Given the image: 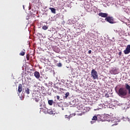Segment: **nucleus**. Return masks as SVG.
Listing matches in <instances>:
<instances>
[{
  "label": "nucleus",
  "mask_w": 130,
  "mask_h": 130,
  "mask_svg": "<svg viewBox=\"0 0 130 130\" xmlns=\"http://www.w3.org/2000/svg\"><path fill=\"white\" fill-rule=\"evenodd\" d=\"M49 10L51 11V12L53 13V14H55L56 11H55V9L53 8H50Z\"/></svg>",
  "instance_id": "14"
},
{
  "label": "nucleus",
  "mask_w": 130,
  "mask_h": 130,
  "mask_svg": "<svg viewBox=\"0 0 130 130\" xmlns=\"http://www.w3.org/2000/svg\"><path fill=\"white\" fill-rule=\"evenodd\" d=\"M95 122H96L95 121H90L91 124H93V123H95Z\"/></svg>",
  "instance_id": "27"
},
{
  "label": "nucleus",
  "mask_w": 130,
  "mask_h": 130,
  "mask_svg": "<svg viewBox=\"0 0 130 130\" xmlns=\"http://www.w3.org/2000/svg\"><path fill=\"white\" fill-rule=\"evenodd\" d=\"M124 54H128L130 53V45H128L125 50H124Z\"/></svg>",
  "instance_id": "5"
},
{
  "label": "nucleus",
  "mask_w": 130,
  "mask_h": 130,
  "mask_svg": "<svg viewBox=\"0 0 130 130\" xmlns=\"http://www.w3.org/2000/svg\"><path fill=\"white\" fill-rule=\"evenodd\" d=\"M57 89H58V87H57Z\"/></svg>",
  "instance_id": "34"
},
{
  "label": "nucleus",
  "mask_w": 130,
  "mask_h": 130,
  "mask_svg": "<svg viewBox=\"0 0 130 130\" xmlns=\"http://www.w3.org/2000/svg\"><path fill=\"white\" fill-rule=\"evenodd\" d=\"M39 100H40V99H39V98H35V101H36V102H39Z\"/></svg>",
  "instance_id": "21"
},
{
  "label": "nucleus",
  "mask_w": 130,
  "mask_h": 130,
  "mask_svg": "<svg viewBox=\"0 0 130 130\" xmlns=\"http://www.w3.org/2000/svg\"><path fill=\"white\" fill-rule=\"evenodd\" d=\"M26 58L27 60H29V59H30V57L28 56V55H26Z\"/></svg>",
  "instance_id": "25"
},
{
  "label": "nucleus",
  "mask_w": 130,
  "mask_h": 130,
  "mask_svg": "<svg viewBox=\"0 0 130 130\" xmlns=\"http://www.w3.org/2000/svg\"><path fill=\"white\" fill-rule=\"evenodd\" d=\"M111 122H112V123H113V122H115V121H114V120H111Z\"/></svg>",
  "instance_id": "33"
},
{
  "label": "nucleus",
  "mask_w": 130,
  "mask_h": 130,
  "mask_svg": "<svg viewBox=\"0 0 130 130\" xmlns=\"http://www.w3.org/2000/svg\"><path fill=\"white\" fill-rule=\"evenodd\" d=\"M125 88L121 87L118 90V94L120 97H124L127 95V90H128V94L130 95V86L129 85L127 84V83L125 84Z\"/></svg>",
  "instance_id": "1"
},
{
  "label": "nucleus",
  "mask_w": 130,
  "mask_h": 130,
  "mask_svg": "<svg viewBox=\"0 0 130 130\" xmlns=\"http://www.w3.org/2000/svg\"><path fill=\"white\" fill-rule=\"evenodd\" d=\"M98 118L99 120H100L101 121H105V119L106 118V116H105V114L98 115Z\"/></svg>",
  "instance_id": "4"
},
{
  "label": "nucleus",
  "mask_w": 130,
  "mask_h": 130,
  "mask_svg": "<svg viewBox=\"0 0 130 130\" xmlns=\"http://www.w3.org/2000/svg\"><path fill=\"white\" fill-rule=\"evenodd\" d=\"M40 107H41L40 109H43V108H45V105H44L43 104H41L40 105Z\"/></svg>",
  "instance_id": "17"
},
{
  "label": "nucleus",
  "mask_w": 130,
  "mask_h": 130,
  "mask_svg": "<svg viewBox=\"0 0 130 130\" xmlns=\"http://www.w3.org/2000/svg\"><path fill=\"white\" fill-rule=\"evenodd\" d=\"M110 73H111V74H112L113 75H116V74H117V69H112Z\"/></svg>",
  "instance_id": "10"
},
{
  "label": "nucleus",
  "mask_w": 130,
  "mask_h": 130,
  "mask_svg": "<svg viewBox=\"0 0 130 130\" xmlns=\"http://www.w3.org/2000/svg\"><path fill=\"white\" fill-rule=\"evenodd\" d=\"M88 53H89V54H91V53H92V51L91 50H89L88 51Z\"/></svg>",
  "instance_id": "26"
},
{
  "label": "nucleus",
  "mask_w": 130,
  "mask_h": 130,
  "mask_svg": "<svg viewBox=\"0 0 130 130\" xmlns=\"http://www.w3.org/2000/svg\"><path fill=\"white\" fill-rule=\"evenodd\" d=\"M106 118L105 119V121H111V116L108 114H105Z\"/></svg>",
  "instance_id": "7"
},
{
  "label": "nucleus",
  "mask_w": 130,
  "mask_h": 130,
  "mask_svg": "<svg viewBox=\"0 0 130 130\" xmlns=\"http://www.w3.org/2000/svg\"><path fill=\"white\" fill-rule=\"evenodd\" d=\"M48 103L49 105H52L53 104V100H49L48 101Z\"/></svg>",
  "instance_id": "16"
},
{
  "label": "nucleus",
  "mask_w": 130,
  "mask_h": 130,
  "mask_svg": "<svg viewBox=\"0 0 130 130\" xmlns=\"http://www.w3.org/2000/svg\"><path fill=\"white\" fill-rule=\"evenodd\" d=\"M47 112L48 113H49V114H51V115L55 114V112H54V111H52V110L51 109L47 110Z\"/></svg>",
  "instance_id": "11"
},
{
  "label": "nucleus",
  "mask_w": 130,
  "mask_h": 130,
  "mask_svg": "<svg viewBox=\"0 0 130 130\" xmlns=\"http://www.w3.org/2000/svg\"><path fill=\"white\" fill-rule=\"evenodd\" d=\"M25 50L23 49V51H22L20 53L19 55H21L22 56H24L25 55Z\"/></svg>",
  "instance_id": "13"
},
{
  "label": "nucleus",
  "mask_w": 130,
  "mask_h": 130,
  "mask_svg": "<svg viewBox=\"0 0 130 130\" xmlns=\"http://www.w3.org/2000/svg\"><path fill=\"white\" fill-rule=\"evenodd\" d=\"M70 95V92H68L65 94V98H68V97H69V96Z\"/></svg>",
  "instance_id": "19"
},
{
  "label": "nucleus",
  "mask_w": 130,
  "mask_h": 130,
  "mask_svg": "<svg viewBox=\"0 0 130 130\" xmlns=\"http://www.w3.org/2000/svg\"><path fill=\"white\" fill-rule=\"evenodd\" d=\"M22 90H23V85H22L21 84H19L18 85V92L21 93Z\"/></svg>",
  "instance_id": "9"
},
{
  "label": "nucleus",
  "mask_w": 130,
  "mask_h": 130,
  "mask_svg": "<svg viewBox=\"0 0 130 130\" xmlns=\"http://www.w3.org/2000/svg\"><path fill=\"white\" fill-rule=\"evenodd\" d=\"M65 118H70V117H69V116H68V115H66Z\"/></svg>",
  "instance_id": "28"
},
{
  "label": "nucleus",
  "mask_w": 130,
  "mask_h": 130,
  "mask_svg": "<svg viewBox=\"0 0 130 130\" xmlns=\"http://www.w3.org/2000/svg\"><path fill=\"white\" fill-rule=\"evenodd\" d=\"M116 124H117V123H113L112 126H113V125H116Z\"/></svg>",
  "instance_id": "30"
},
{
  "label": "nucleus",
  "mask_w": 130,
  "mask_h": 130,
  "mask_svg": "<svg viewBox=\"0 0 130 130\" xmlns=\"http://www.w3.org/2000/svg\"><path fill=\"white\" fill-rule=\"evenodd\" d=\"M56 97V99H57V100H59V98H60V97L59 96V95H56V96H55V98Z\"/></svg>",
  "instance_id": "23"
},
{
  "label": "nucleus",
  "mask_w": 130,
  "mask_h": 130,
  "mask_svg": "<svg viewBox=\"0 0 130 130\" xmlns=\"http://www.w3.org/2000/svg\"><path fill=\"white\" fill-rule=\"evenodd\" d=\"M56 66L57 67L60 68L62 67V64H61V63H57Z\"/></svg>",
  "instance_id": "20"
},
{
  "label": "nucleus",
  "mask_w": 130,
  "mask_h": 130,
  "mask_svg": "<svg viewBox=\"0 0 130 130\" xmlns=\"http://www.w3.org/2000/svg\"><path fill=\"white\" fill-rule=\"evenodd\" d=\"M58 62L57 60H54V62H55V63H56V62Z\"/></svg>",
  "instance_id": "32"
},
{
  "label": "nucleus",
  "mask_w": 130,
  "mask_h": 130,
  "mask_svg": "<svg viewBox=\"0 0 130 130\" xmlns=\"http://www.w3.org/2000/svg\"><path fill=\"white\" fill-rule=\"evenodd\" d=\"M99 16H100V17H102V18H107V17H108V14L101 12L99 13Z\"/></svg>",
  "instance_id": "6"
},
{
  "label": "nucleus",
  "mask_w": 130,
  "mask_h": 130,
  "mask_svg": "<svg viewBox=\"0 0 130 130\" xmlns=\"http://www.w3.org/2000/svg\"><path fill=\"white\" fill-rule=\"evenodd\" d=\"M42 29H43V30H47V29H48V27L46 25H44L42 27Z\"/></svg>",
  "instance_id": "18"
},
{
  "label": "nucleus",
  "mask_w": 130,
  "mask_h": 130,
  "mask_svg": "<svg viewBox=\"0 0 130 130\" xmlns=\"http://www.w3.org/2000/svg\"><path fill=\"white\" fill-rule=\"evenodd\" d=\"M97 119H98V115H97V116H94L92 118V120H94L95 121L97 120Z\"/></svg>",
  "instance_id": "15"
},
{
  "label": "nucleus",
  "mask_w": 130,
  "mask_h": 130,
  "mask_svg": "<svg viewBox=\"0 0 130 130\" xmlns=\"http://www.w3.org/2000/svg\"><path fill=\"white\" fill-rule=\"evenodd\" d=\"M118 54L119 55H121L122 54L121 51L119 52Z\"/></svg>",
  "instance_id": "31"
},
{
  "label": "nucleus",
  "mask_w": 130,
  "mask_h": 130,
  "mask_svg": "<svg viewBox=\"0 0 130 130\" xmlns=\"http://www.w3.org/2000/svg\"><path fill=\"white\" fill-rule=\"evenodd\" d=\"M106 97H107V98H109V94H106Z\"/></svg>",
  "instance_id": "29"
},
{
  "label": "nucleus",
  "mask_w": 130,
  "mask_h": 130,
  "mask_svg": "<svg viewBox=\"0 0 130 130\" xmlns=\"http://www.w3.org/2000/svg\"><path fill=\"white\" fill-rule=\"evenodd\" d=\"M34 76L37 79H39L40 78V73L38 71H36L34 73Z\"/></svg>",
  "instance_id": "8"
},
{
  "label": "nucleus",
  "mask_w": 130,
  "mask_h": 130,
  "mask_svg": "<svg viewBox=\"0 0 130 130\" xmlns=\"http://www.w3.org/2000/svg\"><path fill=\"white\" fill-rule=\"evenodd\" d=\"M31 1L34 4H36V3H37V0H31Z\"/></svg>",
  "instance_id": "24"
},
{
  "label": "nucleus",
  "mask_w": 130,
  "mask_h": 130,
  "mask_svg": "<svg viewBox=\"0 0 130 130\" xmlns=\"http://www.w3.org/2000/svg\"><path fill=\"white\" fill-rule=\"evenodd\" d=\"M105 20L107 21L108 22V23H110V24H113L114 22V19H113V17L112 16H108L107 17Z\"/></svg>",
  "instance_id": "3"
},
{
  "label": "nucleus",
  "mask_w": 130,
  "mask_h": 130,
  "mask_svg": "<svg viewBox=\"0 0 130 130\" xmlns=\"http://www.w3.org/2000/svg\"><path fill=\"white\" fill-rule=\"evenodd\" d=\"M91 77L93 80H97L98 79V73H97V71L95 69L91 70Z\"/></svg>",
  "instance_id": "2"
},
{
  "label": "nucleus",
  "mask_w": 130,
  "mask_h": 130,
  "mask_svg": "<svg viewBox=\"0 0 130 130\" xmlns=\"http://www.w3.org/2000/svg\"><path fill=\"white\" fill-rule=\"evenodd\" d=\"M25 92L28 95V94H30V89L28 88H25Z\"/></svg>",
  "instance_id": "12"
},
{
  "label": "nucleus",
  "mask_w": 130,
  "mask_h": 130,
  "mask_svg": "<svg viewBox=\"0 0 130 130\" xmlns=\"http://www.w3.org/2000/svg\"><path fill=\"white\" fill-rule=\"evenodd\" d=\"M84 114V112H81L80 113L78 114V115H79L81 116L83 115V114Z\"/></svg>",
  "instance_id": "22"
}]
</instances>
